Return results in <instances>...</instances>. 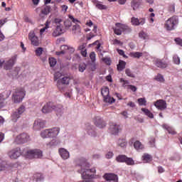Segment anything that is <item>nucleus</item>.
I'll use <instances>...</instances> for the list:
<instances>
[{
	"instance_id": "nucleus-1",
	"label": "nucleus",
	"mask_w": 182,
	"mask_h": 182,
	"mask_svg": "<svg viewBox=\"0 0 182 182\" xmlns=\"http://www.w3.org/2000/svg\"><path fill=\"white\" fill-rule=\"evenodd\" d=\"M77 166L80 167V170H78V173H80L82 178L83 180H92L94 178H100V176L96 174V168H89L90 164L87 163V161L85 159H81L77 161Z\"/></svg>"
},
{
	"instance_id": "nucleus-2",
	"label": "nucleus",
	"mask_w": 182,
	"mask_h": 182,
	"mask_svg": "<svg viewBox=\"0 0 182 182\" xmlns=\"http://www.w3.org/2000/svg\"><path fill=\"white\" fill-rule=\"evenodd\" d=\"M26 95L23 88H17L12 95V101L14 103H21L23 100Z\"/></svg>"
},
{
	"instance_id": "nucleus-3",
	"label": "nucleus",
	"mask_w": 182,
	"mask_h": 182,
	"mask_svg": "<svg viewBox=\"0 0 182 182\" xmlns=\"http://www.w3.org/2000/svg\"><path fill=\"white\" fill-rule=\"evenodd\" d=\"M176 25H178V18L173 16L166 21L164 28L166 31H174Z\"/></svg>"
},
{
	"instance_id": "nucleus-4",
	"label": "nucleus",
	"mask_w": 182,
	"mask_h": 182,
	"mask_svg": "<svg viewBox=\"0 0 182 182\" xmlns=\"http://www.w3.org/2000/svg\"><path fill=\"white\" fill-rule=\"evenodd\" d=\"M59 128L55 127L49 129H45L41 133V137L43 139H46L48 137H56L59 134Z\"/></svg>"
},
{
	"instance_id": "nucleus-5",
	"label": "nucleus",
	"mask_w": 182,
	"mask_h": 182,
	"mask_svg": "<svg viewBox=\"0 0 182 182\" xmlns=\"http://www.w3.org/2000/svg\"><path fill=\"white\" fill-rule=\"evenodd\" d=\"M101 94L105 103H109V105H112V103H114V102H116V100H114V98L110 97L109 87H103L101 89Z\"/></svg>"
},
{
	"instance_id": "nucleus-6",
	"label": "nucleus",
	"mask_w": 182,
	"mask_h": 182,
	"mask_svg": "<svg viewBox=\"0 0 182 182\" xmlns=\"http://www.w3.org/2000/svg\"><path fill=\"white\" fill-rule=\"evenodd\" d=\"M15 62H16V55L11 57L9 60H0V67H4V69L6 70H10L14 68V65H15Z\"/></svg>"
},
{
	"instance_id": "nucleus-7",
	"label": "nucleus",
	"mask_w": 182,
	"mask_h": 182,
	"mask_svg": "<svg viewBox=\"0 0 182 182\" xmlns=\"http://www.w3.org/2000/svg\"><path fill=\"white\" fill-rule=\"evenodd\" d=\"M42 156V151L39 149H31L27 151L26 157L32 160L33 159H41Z\"/></svg>"
},
{
	"instance_id": "nucleus-8",
	"label": "nucleus",
	"mask_w": 182,
	"mask_h": 182,
	"mask_svg": "<svg viewBox=\"0 0 182 182\" xmlns=\"http://www.w3.org/2000/svg\"><path fill=\"white\" fill-rule=\"evenodd\" d=\"M70 77L64 76L57 81V87L61 92L65 90V86L69 85Z\"/></svg>"
},
{
	"instance_id": "nucleus-9",
	"label": "nucleus",
	"mask_w": 182,
	"mask_h": 182,
	"mask_svg": "<svg viewBox=\"0 0 182 182\" xmlns=\"http://www.w3.org/2000/svg\"><path fill=\"white\" fill-rule=\"evenodd\" d=\"M118 163H126L127 166H134V161L132 158L127 157L126 155H119L116 158Z\"/></svg>"
},
{
	"instance_id": "nucleus-10",
	"label": "nucleus",
	"mask_w": 182,
	"mask_h": 182,
	"mask_svg": "<svg viewBox=\"0 0 182 182\" xmlns=\"http://www.w3.org/2000/svg\"><path fill=\"white\" fill-rule=\"evenodd\" d=\"M26 110L25 106L21 105L18 109L13 113L11 115V120L14 122V123H16L18 122V119L19 117H21V114L23 113Z\"/></svg>"
},
{
	"instance_id": "nucleus-11",
	"label": "nucleus",
	"mask_w": 182,
	"mask_h": 182,
	"mask_svg": "<svg viewBox=\"0 0 182 182\" xmlns=\"http://www.w3.org/2000/svg\"><path fill=\"white\" fill-rule=\"evenodd\" d=\"M116 26L117 28L114 29V33L115 35H122V32H126V31H132L129 26L120 23H117Z\"/></svg>"
},
{
	"instance_id": "nucleus-12",
	"label": "nucleus",
	"mask_w": 182,
	"mask_h": 182,
	"mask_svg": "<svg viewBox=\"0 0 182 182\" xmlns=\"http://www.w3.org/2000/svg\"><path fill=\"white\" fill-rule=\"evenodd\" d=\"M11 96V91H4L0 94V109L6 105V99Z\"/></svg>"
},
{
	"instance_id": "nucleus-13",
	"label": "nucleus",
	"mask_w": 182,
	"mask_h": 182,
	"mask_svg": "<svg viewBox=\"0 0 182 182\" xmlns=\"http://www.w3.org/2000/svg\"><path fill=\"white\" fill-rule=\"evenodd\" d=\"M28 140H29V135L26 133H23L16 136L15 141L17 144H23V143H26Z\"/></svg>"
},
{
	"instance_id": "nucleus-14",
	"label": "nucleus",
	"mask_w": 182,
	"mask_h": 182,
	"mask_svg": "<svg viewBox=\"0 0 182 182\" xmlns=\"http://www.w3.org/2000/svg\"><path fill=\"white\" fill-rule=\"evenodd\" d=\"M154 106L158 110H166L167 109V102L164 100H158L154 102Z\"/></svg>"
},
{
	"instance_id": "nucleus-15",
	"label": "nucleus",
	"mask_w": 182,
	"mask_h": 182,
	"mask_svg": "<svg viewBox=\"0 0 182 182\" xmlns=\"http://www.w3.org/2000/svg\"><path fill=\"white\" fill-rule=\"evenodd\" d=\"M22 153L21 152V148H15L14 149H12L10 151L8 154L10 159L13 160H16L18 157H19Z\"/></svg>"
},
{
	"instance_id": "nucleus-16",
	"label": "nucleus",
	"mask_w": 182,
	"mask_h": 182,
	"mask_svg": "<svg viewBox=\"0 0 182 182\" xmlns=\"http://www.w3.org/2000/svg\"><path fill=\"white\" fill-rule=\"evenodd\" d=\"M131 23L134 26H140L144 25L146 23V18H136V17H132L131 18Z\"/></svg>"
},
{
	"instance_id": "nucleus-17",
	"label": "nucleus",
	"mask_w": 182,
	"mask_h": 182,
	"mask_svg": "<svg viewBox=\"0 0 182 182\" xmlns=\"http://www.w3.org/2000/svg\"><path fill=\"white\" fill-rule=\"evenodd\" d=\"M40 9L39 16L40 18H46L49 14H50V6H42Z\"/></svg>"
},
{
	"instance_id": "nucleus-18",
	"label": "nucleus",
	"mask_w": 182,
	"mask_h": 182,
	"mask_svg": "<svg viewBox=\"0 0 182 182\" xmlns=\"http://www.w3.org/2000/svg\"><path fill=\"white\" fill-rule=\"evenodd\" d=\"M28 39L31 41V44H33V46H39V38L36 35H35V32L31 31L28 33Z\"/></svg>"
},
{
	"instance_id": "nucleus-19",
	"label": "nucleus",
	"mask_w": 182,
	"mask_h": 182,
	"mask_svg": "<svg viewBox=\"0 0 182 182\" xmlns=\"http://www.w3.org/2000/svg\"><path fill=\"white\" fill-rule=\"evenodd\" d=\"M109 130L112 134H117L119 132L122 131V127L114 122H112L109 125Z\"/></svg>"
},
{
	"instance_id": "nucleus-20",
	"label": "nucleus",
	"mask_w": 182,
	"mask_h": 182,
	"mask_svg": "<svg viewBox=\"0 0 182 182\" xmlns=\"http://www.w3.org/2000/svg\"><path fill=\"white\" fill-rule=\"evenodd\" d=\"M154 64L156 68H159L160 69H166L167 67V63L160 58H154Z\"/></svg>"
},
{
	"instance_id": "nucleus-21",
	"label": "nucleus",
	"mask_w": 182,
	"mask_h": 182,
	"mask_svg": "<svg viewBox=\"0 0 182 182\" xmlns=\"http://www.w3.org/2000/svg\"><path fill=\"white\" fill-rule=\"evenodd\" d=\"M103 178H105V180H106L107 181H119V178L117 177V175L114 173H105L103 176Z\"/></svg>"
},
{
	"instance_id": "nucleus-22",
	"label": "nucleus",
	"mask_w": 182,
	"mask_h": 182,
	"mask_svg": "<svg viewBox=\"0 0 182 182\" xmlns=\"http://www.w3.org/2000/svg\"><path fill=\"white\" fill-rule=\"evenodd\" d=\"M46 122L45 121L38 119L35 120L34 124H33V129L35 130H41V129H43L45 127Z\"/></svg>"
},
{
	"instance_id": "nucleus-23",
	"label": "nucleus",
	"mask_w": 182,
	"mask_h": 182,
	"mask_svg": "<svg viewBox=\"0 0 182 182\" xmlns=\"http://www.w3.org/2000/svg\"><path fill=\"white\" fill-rule=\"evenodd\" d=\"M53 110V102H47L42 108V112L45 114L50 113Z\"/></svg>"
},
{
	"instance_id": "nucleus-24",
	"label": "nucleus",
	"mask_w": 182,
	"mask_h": 182,
	"mask_svg": "<svg viewBox=\"0 0 182 182\" xmlns=\"http://www.w3.org/2000/svg\"><path fill=\"white\" fill-rule=\"evenodd\" d=\"M62 51L57 52L56 55H64V53H66V52H70V53H73L75 52V48H69L68 46H61Z\"/></svg>"
},
{
	"instance_id": "nucleus-25",
	"label": "nucleus",
	"mask_w": 182,
	"mask_h": 182,
	"mask_svg": "<svg viewBox=\"0 0 182 182\" xmlns=\"http://www.w3.org/2000/svg\"><path fill=\"white\" fill-rule=\"evenodd\" d=\"M95 124L97 126V127H99V129H103L104 127H106V122L99 117L95 118Z\"/></svg>"
},
{
	"instance_id": "nucleus-26",
	"label": "nucleus",
	"mask_w": 182,
	"mask_h": 182,
	"mask_svg": "<svg viewBox=\"0 0 182 182\" xmlns=\"http://www.w3.org/2000/svg\"><path fill=\"white\" fill-rule=\"evenodd\" d=\"M59 153L63 160H68V158L69 157V151L63 148H61L59 150Z\"/></svg>"
},
{
	"instance_id": "nucleus-27",
	"label": "nucleus",
	"mask_w": 182,
	"mask_h": 182,
	"mask_svg": "<svg viewBox=\"0 0 182 182\" xmlns=\"http://www.w3.org/2000/svg\"><path fill=\"white\" fill-rule=\"evenodd\" d=\"M61 33H63V32L62 31V25H58L56 26V28L53 32V36L56 38L57 36H60Z\"/></svg>"
},
{
	"instance_id": "nucleus-28",
	"label": "nucleus",
	"mask_w": 182,
	"mask_h": 182,
	"mask_svg": "<svg viewBox=\"0 0 182 182\" xmlns=\"http://www.w3.org/2000/svg\"><path fill=\"white\" fill-rule=\"evenodd\" d=\"M163 129H165V130H167L168 133L169 134H177V132L174 130V129L170 126H168L167 124H164L162 125Z\"/></svg>"
},
{
	"instance_id": "nucleus-29",
	"label": "nucleus",
	"mask_w": 182,
	"mask_h": 182,
	"mask_svg": "<svg viewBox=\"0 0 182 182\" xmlns=\"http://www.w3.org/2000/svg\"><path fill=\"white\" fill-rule=\"evenodd\" d=\"M79 50H80V53L83 58H86L87 56V50L86 49V44H82L78 47Z\"/></svg>"
},
{
	"instance_id": "nucleus-30",
	"label": "nucleus",
	"mask_w": 182,
	"mask_h": 182,
	"mask_svg": "<svg viewBox=\"0 0 182 182\" xmlns=\"http://www.w3.org/2000/svg\"><path fill=\"white\" fill-rule=\"evenodd\" d=\"M53 110H55L57 114H59L60 116L62 113H63V106H62V105H58L56 106L53 105Z\"/></svg>"
},
{
	"instance_id": "nucleus-31",
	"label": "nucleus",
	"mask_w": 182,
	"mask_h": 182,
	"mask_svg": "<svg viewBox=\"0 0 182 182\" xmlns=\"http://www.w3.org/2000/svg\"><path fill=\"white\" fill-rule=\"evenodd\" d=\"M134 147L135 150H137V151H140L144 149V145L140 142V141H136L134 143Z\"/></svg>"
},
{
	"instance_id": "nucleus-32",
	"label": "nucleus",
	"mask_w": 182,
	"mask_h": 182,
	"mask_svg": "<svg viewBox=\"0 0 182 182\" xmlns=\"http://www.w3.org/2000/svg\"><path fill=\"white\" fill-rule=\"evenodd\" d=\"M87 132L89 136H91L92 137H96V132L93 129V127L88 125L87 128Z\"/></svg>"
},
{
	"instance_id": "nucleus-33",
	"label": "nucleus",
	"mask_w": 182,
	"mask_h": 182,
	"mask_svg": "<svg viewBox=\"0 0 182 182\" xmlns=\"http://www.w3.org/2000/svg\"><path fill=\"white\" fill-rule=\"evenodd\" d=\"M141 112H143L144 113V114H146V116H148V117H149V119L154 118V115L153 114V113H151V112H150V110H149V109L141 108Z\"/></svg>"
},
{
	"instance_id": "nucleus-34",
	"label": "nucleus",
	"mask_w": 182,
	"mask_h": 182,
	"mask_svg": "<svg viewBox=\"0 0 182 182\" xmlns=\"http://www.w3.org/2000/svg\"><path fill=\"white\" fill-rule=\"evenodd\" d=\"M6 168H8V164H6V161L0 159V171H5Z\"/></svg>"
},
{
	"instance_id": "nucleus-35",
	"label": "nucleus",
	"mask_w": 182,
	"mask_h": 182,
	"mask_svg": "<svg viewBox=\"0 0 182 182\" xmlns=\"http://www.w3.org/2000/svg\"><path fill=\"white\" fill-rule=\"evenodd\" d=\"M131 6L134 11H136L140 6V1L139 0H132L131 2Z\"/></svg>"
},
{
	"instance_id": "nucleus-36",
	"label": "nucleus",
	"mask_w": 182,
	"mask_h": 182,
	"mask_svg": "<svg viewBox=\"0 0 182 182\" xmlns=\"http://www.w3.org/2000/svg\"><path fill=\"white\" fill-rule=\"evenodd\" d=\"M95 5L96 8H97V9H100L101 11L103 9H107V6L102 4V2L99 1H95Z\"/></svg>"
},
{
	"instance_id": "nucleus-37",
	"label": "nucleus",
	"mask_w": 182,
	"mask_h": 182,
	"mask_svg": "<svg viewBox=\"0 0 182 182\" xmlns=\"http://www.w3.org/2000/svg\"><path fill=\"white\" fill-rule=\"evenodd\" d=\"M142 159L144 161H146V163H150L153 160V157H151V155L149 154H144L142 156Z\"/></svg>"
},
{
	"instance_id": "nucleus-38",
	"label": "nucleus",
	"mask_w": 182,
	"mask_h": 182,
	"mask_svg": "<svg viewBox=\"0 0 182 182\" xmlns=\"http://www.w3.org/2000/svg\"><path fill=\"white\" fill-rule=\"evenodd\" d=\"M126 68V62L120 60L119 64L117 65V69L119 72H122Z\"/></svg>"
},
{
	"instance_id": "nucleus-39",
	"label": "nucleus",
	"mask_w": 182,
	"mask_h": 182,
	"mask_svg": "<svg viewBox=\"0 0 182 182\" xmlns=\"http://www.w3.org/2000/svg\"><path fill=\"white\" fill-rule=\"evenodd\" d=\"M143 56V53L140 52H132L130 53V57L131 58H134L135 59H140Z\"/></svg>"
},
{
	"instance_id": "nucleus-40",
	"label": "nucleus",
	"mask_w": 182,
	"mask_h": 182,
	"mask_svg": "<svg viewBox=\"0 0 182 182\" xmlns=\"http://www.w3.org/2000/svg\"><path fill=\"white\" fill-rule=\"evenodd\" d=\"M117 145L119 146V147L124 148L126 147V146H127V141H126V139H119Z\"/></svg>"
},
{
	"instance_id": "nucleus-41",
	"label": "nucleus",
	"mask_w": 182,
	"mask_h": 182,
	"mask_svg": "<svg viewBox=\"0 0 182 182\" xmlns=\"http://www.w3.org/2000/svg\"><path fill=\"white\" fill-rule=\"evenodd\" d=\"M125 73L127 75V76H128L129 77H136V75H134V73H133V72L132 71V70H130V68H127L125 70Z\"/></svg>"
},
{
	"instance_id": "nucleus-42",
	"label": "nucleus",
	"mask_w": 182,
	"mask_h": 182,
	"mask_svg": "<svg viewBox=\"0 0 182 182\" xmlns=\"http://www.w3.org/2000/svg\"><path fill=\"white\" fill-rule=\"evenodd\" d=\"M50 23V21H47L45 23L46 26L40 30V35H43V33L46 29H49V24Z\"/></svg>"
},
{
	"instance_id": "nucleus-43",
	"label": "nucleus",
	"mask_w": 182,
	"mask_h": 182,
	"mask_svg": "<svg viewBox=\"0 0 182 182\" xmlns=\"http://www.w3.org/2000/svg\"><path fill=\"white\" fill-rule=\"evenodd\" d=\"M139 106H146L147 105V101L146 98H139L137 100Z\"/></svg>"
},
{
	"instance_id": "nucleus-44",
	"label": "nucleus",
	"mask_w": 182,
	"mask_h": 182,
	"mask_svg": "<svg viewBox=\"0 0 182 182\" xmlns=\"http://www.w3.org/2000/svg\"><path fill=\"white\" fill-rule=\"evenodd\" d=\"M139 36L141 39H143L144 41H145V39H149V35H147V33H146L144 31L139 32Z\"/></svg>"
},
{
	"instance_id": "nucleus-45",
	"label": "nucleus",
	"mask_w": 182,
	"mask_h": 182,
	"mask_svg": "<svg viewBox=\"0 0 182 182\" xmlns=\"http://www.w3.org/2000/svg\"><path fill=\"white\" fill-rule=\"evenodd\" d=\"M18 75H19V71H18V70H14L11 73H10V76H11L13 79L18 78Z\"/></svg>"
},
{
	"instance_id": "nucleus-46",
	"label": "nucleus",
	"mask_w": 182,
	"mask_h": 182,
	"mask_svg": "<svg viewBox=\"0 0 182 182\" xmlns=\"http://www.w3.org/2000/svg\"><path fill=\"white\" fill-rule=\"evenodd\" d=\"M72 31L74 33H76V32H80V26L78 24L73 26Z\"/></svg>"
},
{
	"instance_id": "nucleus-47",
	"label": "nucleus",
	"mask_w": 182,
	"mask_h": 182,
	"mask_svg": "<svg viewBox=\"0 0 182 182\" xmlns=\"http://www.w3.org/2000/svg\"><path fill=\"white\" fill-rule=\"evenodd\" d=\"M56 63H57L56 59H55L54 58H49V63H50V68H53L56 65Z\"/></svg>"
},
{
	"instance_id": "nucleus-48",
	"label": "nucleus",
	"mask_w": 182,
	"mask_h": 182,
	"mask_svg": "<svg viewBox=\"0 0 182 182\" xmlns=\"http://www.w3.org/2000/svg\"><path fill=\"white\" fill-rule=\"evenodd\" d=\"M155 79L157 80V82H161V83L164 82V77L163 75H161V74H158Z\"/></svg>"
},
{
	"instance_id": "nucleus-49",
	"label": "nucleus",
	"mask_w": 182,
	"mask_h": 182,
	"mask_svg": "<svg viewBox=\"0 0 182 182\" xmlns=\"http://www.w3.org/2000/svg\"><path fill=\"white\" fill-rule=\"evenodd\" d=\"M102 60L105 65H110L112 64V60L109 58H102Z\"/></svg>"
},
{
	"instance_id": "nucleus-50",
	"label": "nucleus",
	"mask_w": 182,
	"mask_h": 182,
	"mask_svg": "<svg viewBox=\"0 0 182 182\" xmlns=\"http://www.w3.org/2000/svg\"><path fill=\"white\" fill-rule=\"evenodd\" d=\"M78 70L79 72H85V70H86V64L85 63H81L80 64L79 67H78Z\"/></svg>"
},
{
	"instance_id": "nucleus-51",
	"label": "nucleus",
	"mask_w": 182,
	"mask_h": 182,
	"mask_svg": "<svg viewBox=\"0 0 182 182\" xmlns=\"http://www.w3.org/2000/svg\"><path fill=\"white\" fill-rule=\"evenodd\" d=\"M60 77H62V73H60V72H57L54 74V80L55 81H58L59 79H60Z\"/></svg>"
},
{
	"instance_id": "nucleus-52",
	"label": "nucleus",
	"mask_w": 182,
	"mask_h": 182,
	"mask_svg": "<svg viewBox=\"0 0 182 182\" xmlns=\"http://www.w3.org/2000/svg\"><path fill=\"white\" fill-rule=\"evenodd\" d=\"M64 25L66 29H69V28L72 26V21H70V20H66L65 21H64Z\"/></svg>"
},
{
	"instance_id": "nucleus-53",
	"label": "nucleus",
	"mask_w": 182,
	"mask_h": 182,
	"mask_svg": "<svg viewBox=\"0 0 182 182\" xmlns=\"http://www.w3.org/2000/svg\"><path fill=\"white\" fill-rule=\"evenodd\" d=\"M173 60L176 65H180V58L178 55H173Z\"/></svg>"
},
{
	"instance_id": "nucleus-54",
	"label": "nucleus",
	"mask_w": 182,
	"mask_h": 182,
	"mask_svg": "<svg viewBox=\"0 0 182 182\" xmlns=\"http://www.w3.org/2000/svg\"><path fill=\"white\" fill-rule=\"evenodd\" d=\"M168 12H175L176 11V6L174 4H171L168 6Z\"/></svg>"
},
{
	"instance_id": "nucleus-55",
	"label": "nucleus",
	"mask_w": 182,
	"mask_h": 182,
	"mask_svg": "<svg viewBox=\"0 0 182 182\" xmlns=\"http://www.w3.org/2000/svg\"><path fill=\"white\" fill-rule=\"evenodd\" d=\"M43 52V48H38L36 50V56H41V55H42V53Z\"/></svg>"
},
{
	"instance_id": "nucleus-56",
	"label": "nucleus",
	"mask_w": 182,
	"mask_h": 182,
	"mask_svg": "<svg viewBox=\"0 0 182 182\" xmlns=\"http://www.w3.org/2000/svg\"><path fill=\"white\" fill-rule=\"evenodd\" d=\"M90 58L91 59V62H95L96 60V53L95 52H91Z\"/></svg>"
},
{
	"instance_id": "nucleus-57",
	"label": "nucleus",
	"mask_w": 182,
	"mask_h": 182,
	"mask_svg": "<svg viewBox=\"0 0 182 182\" xmlns=\"http://www.w3.org/2000/svg\"><path fill=\"white\" fill-rule=\"evenodd\" d=\"M36 181H42L43 180V175L41 173H37L36 175Z\"/></svg>"
},
{
	"instance_id": "nucleus-58",
	"label": "nucleus",
	"mask_w": 182,
	"mask_h": 182,
	"mask_svg": "<svg viewBox=\"0 0 182 182\" xmlns=\"http://www.w3.org/2000/svg\"><path fill=\"white\" fill-rule=\"evenodd\" d=\"M174 41L176 42V45L182 47V39L181 38H176Z\"/></svg>"
},
{
	"instance_id": "nucleus-59",
	"label": "nucleus",
	"mask_w": 182,
	"mask_h": 182,
	"mask_svg": "<svg viewBox=\"0 0 182 182\" xmlns=\"http://www.w3.org/2000/svg\"><path fill=\"white\" fill-rule=\"evenodd\" d=\"M154 16H156V14L154 13H151L149 14V22L150 23H153L154 22Z\"/></svg>"
},
{
	"instance_id": "nucleus-60",
	"label": "nucleus",
	"mask_w": 182,
	"mask_h": 182,
	"mask_svg": "<svg viewBox=\"0 0 182 182\" xmlns=\"http://www.w3.org/2000/svg\"><path fill=\"white\" fill-rule=\"evenodd\" d=\"M63 21L62 18H55L54 19V23H55L56 26H58V25H62L60 23H62Z\"/></svg>"
},
{
	"instance_id": "nucleus-61",
	"label": "nucleus",
	"mask_w": 182,
	"mask_h": 182,
	"mask_svg": "<svg viewBox=\"0 0 182 182\" xmlns=\"http://www.w3.org/2000/svg\"><path fill=\"white\" fill-rule=\"evenodd\" d=\"M69 18L70 19V21H72V22H73V23H80V21L79 20H77V18H75V17H73V16H69Z\"/></svg>"
},
{
	"instance_id": "nucleus-62",
	"label": "nucleus",
	"mask_w": 182,
	"mask_h": 182,
	"mask_svg": "<svg viewBox=\"0 0 182 182\" xmlns=\"http://www.w3.org/2000/svg\"><path fill=\"white\" fill-rule=\"evenodd\" d=\"M58 144H59V142H58L55 139H53L48 144V146H58Z\"/></svg>"
},
{
	"instance_id": "nucleus-63",
	"label": "nucleus",
	"mask_w": 182,
	"mask_h": 182,
	"mask_svg": "<svg viewBox=\"0 0 182 182\" xmlns=\"http://www.w3.org/2000/svg\"><path fill=\"white\" fill-rule=\"evenodd\" d=\"M117 52L119 55H120L121 56H123V58H127V56L125 55L124 51L123 50L118 49Z\"/></svg>"
},
{
	"instance_id": "nucleus-64",
	"label": "nucleus",
	"mask_w": 182,
	"mask_h": 182,
	"mask_svg": "<svg viewBox=\"0 0 182 182\" xmlns=\"http://www.w3.org/2000/svg\"><path fill=\"white\" fill-rule=\"evenodd\" d=\"M112 157H113V152H108L106 154V159H112Z\"/></svg>"
}]
</instances>
